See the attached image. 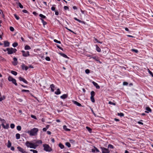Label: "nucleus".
Returning <instances> with one entry per match:
<instances>
[{
    "label": "nucleus",
    "mask_w": 153,
    "mask_h": 153,
    "mask_svg": "<svg viewBox=\"0 0 153 153\" xmlns=\"http://www.w3.org/2000/svg\"><path fill=\"white\" fill-rule=\"evenodd\" d=\"M18 45V44L17 42H15L13 44L12 46L14 47H17Z\"/></svg>",
    "instance_id": "obj_29"
},
{
    "label": "nucleus",
    "mask_w": 153,
    "mask_h": 153,
    "mask_svg": "<svg viewBox=\"0 0 153 153\" xmlns=\"http://www.w3.org/2000/svg\"><path fill=\"white\" fill-rule=\"evenodd\" d=\"M19 79L20 81H22L23 82L27 84L28 83V82L24 78H23L21 77H19Z\"/></svg>",
    "instance_id": "obj_10"
},
{
    "label": "nucleus",
    "mask_w": 153,
    "mask_h": 153,
    "mask_svg": "<svg viewBox=\"0 0 153 153\" xmlns=\"http://www.w3.org/2000/svg\"><path fill=\"white\" fill-rule=\"evenodd\" d=\"M11 82H12V83L14 84L15 85L17 86V84L16 82V80L14 79Z\"/></svg>",
    "instance_id": "obj_21"
},
{
    "label": "nucleus",
    "mask_w": 153,
    "mask_h": 153,
    "mask_svg": "<svg viewBox=\"0 0 153 153\" xmlns=\"http://www.w3.org/2000/svg\"><path fill=\"white\" fill-rule=\"evenodd\" d=\"M100 149H101L102 153H110V152L108 149L103 147H101Z\"/></svg>",
    "instance_id": "obj_5"
},
{
    "label": "nucleus",
    "mask_w": 153,
    "mask_h": 153,
    "mask_svg": "<svg viewBox=\"0 0 153 153\" xmlns=\"http://www.w3.org/2000/svg\"><path fill=\"white\" fill-rule=\"evenodd\" d=\"M13 59V62H12L13 64L15 66L18 63L17 59L16 57H14Z\"/></svg>",
    "instance_id": "obj_8"
},
{
    "label": "nucleus",
    "mask_w": 153,
    "mask_h": 153,
    "mask_svg": "<svg viewBox=\"0 0 153 153\" xmlns=\"http://www.w3.org/2000/svg\"><path fill=\"white\" fill-rule=\"evenodd\" d=\"M10 30L11 31H13L14 30V28L11 26L10 27Z\"/></svg>",
    "instance_id": "obj_42"
},
{
    "label": "nucleus",
    "mask_w": 153,
    "mask_h": 153,
    "mask_svg": "<svg viewBox=\"0 0 153 153\" xmlns=\"http://www.w3.org/2000/svg\"><path fill=\"white\" fill-rule=\"evenodd\" d=\"M55 14L56 16L59 15V12L57 10H55Z\"/></svg>",
    "instance_id": "obj_59"
},
{
    "label": "nucleus",
    "mask_w": 153,
    "mask_h": 153,
    "mask_svg": "<svg viewBox=\"0 0 153 153\" xmlns=\"http://www.w3.org/2000/svg\"><path fill=\"white\" fill-rule=\"evenodd\" d=\"M33 142L35 143V144L38 145L39 144H42V141L41 140H34Z\"/></svg>",
    "instance_id": "obj_7"
},
{
    "label": "nucleus",
    "mask_w": 153,
    "mask_h": 153,
    "mask_svg": "<svg viewBox=\"0 0 153 153\" xmlns=\"http://www.w3.org/2000/svg\"><path fill=\"white\" fill-rule=\"evenodd\" d=\"M108 148H110L111 149H114V147L112 145L110 144H109L108 145Z\"/></svg>",
    "instance_id": "obj_35"
},
{
    "label": "nucleus",
    "mask_w": 153,
    "mask_h": 153,
    "mask_svg": "<svg viewBox=\"0 0 153 153\" xmlns=\"http://www.w3.org/2000/svg\"><path fill=\"white\" fill-rule=\"evenodd\" d=\"M73 102L74 104L78 106H82L81 104L76 101L73 100Z\"/></svg>",
    "instance_id": "obj_13"
},
{
    "label": "nucleus",
    "mask_w": 153,
    "mask_h": 153,
    "mask_svg": "<svg viewBox=\"0 0 153 153\" xmlns=\"http://www.w3.org/2000/svg\"><path fill=\"white\" fill-rule=\"evenodd\" d=\"M146 110L150 112H151L152 111L151 109L149 107H146Z\"/></svg>",
    "instance_id": "obj_33"
},
{
    "label": "nucleus",
    "mask_w": 153,
    "mask_h": 153,
    "mask_svg": "<svg viewBox=\"0 0 153 153\" xmlns=\"http://www.w3.org/2000/svg\"><path fill=\"white\" fill-rule=\"evenodd\" d=\"M65 28H66L67 30H68L69 31H70V32H72V33H74V32L73 31H72V30H71L70 29H68V28L67 27H65Z\"/></svg>",
    "instance_id": "obj_60"
},
{
    "label": "nucleus",
    "mask_w": 153,
    "mask_h": 153,
    "mask_svg": "<svg viewBox=\"0 0 153 153\" xmlns=\"http://www.w3.org/2000/svg\"><path fill=\"white\" fill-rule=\"evenodd\" d=\"M21 52L22 53V55L25 57H27L30 55L29 54V52L28 51H27L25 52L24 51H22Z\"/></svg>",
    "instance_id": "obj_6"
},
{
    "label": "nucleus",
    "mask_w": 153,
    "mask_h": 153,
    "mask_svg": "<svg viewBox=\"0 0 153 153\" xmlns=\"http://www.w3.org/2000/svg\"><path fill=\"white\" fill-rule=\"evenodd\" d=\"M59 54L62 56L66 58H69V57L65 54L62 53H59Z\"/></svg>",
    "instance_id": "obj_17"
},
{
    "label": "nucleus",
    "mask_w": 153,
    "mask_h": 153,
    "mask_svg": "<svg viewBox=\"0 0 153 153\" xmlns=\"http://www.w3.org/2000/svg\"><path fill=\"white\" fill-rule=\"evenodd\" d=\"M33 14L35 16H36L37 15V13L35 11L33 12Z\"/></svg>",
    "instance_id": "obj_62"
},
{
    "label": "nucleus",
    "mask_w": 153,
    "mask_h": 153,
    "mask_svg": "<svg viewBox=\"0 0 153 153\" xmlns=\"http://www.w3.org/2000/svg\"><path fill=\"white\" fill-rule=\"evenodd\" d=\"M39 16L41 17V18H42L43 19H45L46 18V16L42 14H40L39 15Z\"/></svg>",
    "instance_id": "obj_36"
},
{
    "label": "nucleus",
    "mask_w": 153,
    "mask_h": 153,
    "mask_svg": "<svg viewBox=\"0 0 153 153\" xmlns=\"http://www.w3.org/2000/svg\"><path fill=\"white\" fill-rule=\"evenodd\" d=\"M118 115L120 117H123L124 116V114L123 113H118Z\"/></svg>",
    "instance_id": "obj_40"
},
{
    "label": "nucleus",
    "mask_w": 153,
    "mask_h": 153,
    "mask_svg": "<svg viewBox=\"0 0 153 153\" xmlns=\"http://www.w3.org/2000/svg\"><path fill=\"white\" fill-rule=\"evenodd\" d=\"M92 83L96 87V88L99 89L100 88V86L98 85L97 83L94 81H93Z\"/></svg>",
    "instance_id": "obj_11"
},
{
    "label": "nucleus",
    "mask_w": 153,
    "mask_h": 153,
    "mask_svg": "<svg viewBox=\"0 0 153 153\" xmlns=\"http://www.w3.org/2000/svg\"><path fill=\"white\" fill-rule=\"evenodd\" d=\"M91 97H94L95 95V93L94 91H92L91 92Z\"/></svg>",
    "instance_id": "obj_27"
},
{
    "label": "nucleus",
    "mask_w": 153,
    "mask_h": 153,
    "mask_svg": "<svg viewBox=\"0 0 153 153\" xmlns=\"http://www.w3.org/2000/svg\"><path fill=\"white\" fill-rule=\"evenodd\" d=\"M59 146L61 149H63L64 148V146L61 143L59 144Z\"/></svg>",
    "instance_id": "obj_22"
},
{
    "label": "nucleus",
    "mask_w": 153,
    "mask_h": 153,
    "mask_svg": "<svg viewBox=\"0 0 153 153\" xmlns=\"http://www.w3.org/2000/svg\"><path fill=\"white\" fill-rule=\"evenodd\" d=\"M64 9L65 10H67L68 9V7L67 6H65L64 7Z\"/></svg>",
    "instance_id": "obj_57"
},
{
    "label": "nucleus",
    "mask_w": 153,
    "mask_h": 153,
    "mask_svg": "<svg viewBox=\"0 0 153 153\" xmlns=\"http://www.w3.org/2000/svg\"><path fill=\"white\" fill-rule=\"evenodd\" d=\"M148 72L149 73V74L152 76V77H153V74L152 73V72H151V71H150V70L148 69Z\"/></svg>",
    "instance_id": "obj_41"
},
{
    "label": "nucleus",
    "mask_w": 153,
    "mask_h": 153,
    "mask_svg": "<svg viewBox=\"0 0 153 153\" xmlns=\"http://www.w3.org/2000/svg\"><path fill=\"white\" fill-rule=\"evenodd\" d=\"M85 72L87 74H88L90 73V70L88 69H87L85 70Z\"/></svg>",
    "instance_id": "obj_47"
},
{
    "label": "nucleus",
    "mask_w": 153,
    "mask_h": 153,
    "mask_svg": "<svg viewBox=\"0 0 153 153\" xmlns=\"http://www.w3.org/2000/svg\"><path fill=\"white\" fill-rule=\"evenodd\" d=\"M5 98V97L4 96H3V97H0V101H1L2 100L4 99Z\"/></svg>",
    "instance_id": "obj_49"
},
{
    "label": "nucleus",
    "mask_w": 153,
    "mask_h": 153,
    "mask_svg": "<svg viewBox=\"0 0 153 153\" xmlns=\"http://www.w3.org/2000/svg\"><path fill=\"white\" fill-rule=\"evenodd\" d=\"M43 147L44 148V150L46 152H50L52 150L51 148L48 144H44L43 145Z\"/></svg>",
    "instance_id": "obj_4"
},
{
    "label": "nucleus",
    "mask_w": 153,
    "mask_h": 153,
    "mask_svg": "<svg viewBox=\"0 0 153 153\" xmlns=\"http://www.w3.org/2000/svg\"><path fill=\"white\" fill-rule=\"evenodd\" d=\"M96 46L97 51L98 52H100L101 51L100 48L97 45H96Z\"/></svg>",
    "instance_id": "obj_18"
},
{
    "label": "nucleus",
    "mask_w": 153,
    "mask_h": 153,
    "mask_svg": "<svg viewBox=\"0 0 153 153\" xmlns=\"http://www.w3.org/2000/svg\"><path fill=\"white\" fill-rule=\"evenodd\" d=\"M25 145L27 147H30V148L34 149H36V147L38 146V145L30 143L28 141H27L26 142Z\"/></svg>",
    "instance_id": "obj_2"
},
{
    "label": "nucleus",
    "mask_w": 153,
    "mask_h": 153,
    "mask_svg": "<svg viewBox=\"0 0 153 153\" xmlns=\"http://www.w3.org/2000/svg\"><path fill=\"white\" fill-rule=\"evenodd\" d=\"M39 131L38 128H33L30 131H25L26 133H27L29 134L30 136H35L37 134V132Z\"/></svg>",
    "instance_id": "obj_1"
},
{
    "label": "nucleus",
    "mask_w": 153,
    "mask_h": 153,
    "mask_svg": "<svg viewBox=\"0 0 153 153\" xmlns=\"http://www.w3.org/2000/svg\"><path fill=\"white\" fill-rule=\"evenodd\" d=\"M14 16L15 17V18L17 20H18L19 19V17L18 16H17V15L16 14H14Z\"/></svg>",
    "instance_id": "obj_31"
},
{
    "label": "nucleus",
    "mask_w": 153,
    "mask_h": 153,
    "mask_svg": "<svg viewBox=\"0 0 153 153\" xmlns=\"http://www.w3.org/2000/svg\"><path fill=\"white\" fill-rule=\"evenodd\" d=\"M54 42L56 43H57L59 44H61V42L60 41L57 40L56 39H55L54 40Z\"/></svg>",
    "instance_id": "obj_37"
},
{
    "label": "nucleus",
    "mask_w": 153,
    "mask_h": 153,
    "mask_svg": "<svg viewBox=\"0 0 153 153\" xmlns=\"http://www.w3.org/2000/svg\"><path fill=\"white\" fill-rule=\"evenodd\" d=\"M47 129L45 128H43L42 130L44 131H46Z\"/></svg>",
    "instance_id": "obj_64"
},
{
    "label": "nucleus",
    "mask_w": 153,
    "mask_h": 153,
    "mask_svg": "<svg viewBox=\"0 0 153 153\" xmlns=\"http://www.w3.org/2000/svg\"><path fill=\"white\" fill-rule=\"evenodd\" d=\"M63 129L66 131H70V129L68 128H67V126H66L65 125L64 126H63Z\"/></svg>",
    "instance_id": "obj_25"
},
{
    "label": "nucleus",
    "mask_w": 153,
    "mask_h": 153,
    "mask_svg": "<svg viewBox=\"0 0 153 153\" xmlns=\"http://www.w3.org/2000/svg\"><path fill=\"white\" fill-rule=\"evenodd\" d=\"M45 59L48 61H50L51 60L50 58L48 56L46 57L45 58Z\"/></svg>",
    "instance_id": "obj_48"
},
{
    "label": "nucleus",
    "mask_w": 153,
    "mask_h": 153,
    "mask_svg": "<svg viewBox=\"0 0 153 153\" xmlns=\"http://www.w3.org/2000/svg\"><path fill=\"white\" fill-rule=\"evenodd\" d=\"M5 60V59L4 58L0 56V61H4Z\"/></svg>",
    "instance_id": "obj_43"
},
{
    "label": "nucleus",
    "mask_w": 153,
    "mask_h": 153,
    "mask_svg": "<svg viewBox=\"0 0 153 153\" xmlns=\"http://www.w3.org/2000/svg\"><path fill=\"white\" fill-rule=\"evenodd\" d=\"M22 92H29V91L28 90H25V89H23V90H22Z\"/></svg>",
    "instance_id": "obj_46"
},
{
    "label": "nucleus",
    "mask_w": 153,
    "mask_h": 153,
    "mask_svg": "<svg viewBox=\"0 0 153 153\" xmlns=\"http://www.w3.org/2000/svg\"><path fill=\"white\" fill-rule=\"evenodd\" d=\"M11 145V143L9 140H8L7 147L8 148H10Z\"/></svg>",
    "instance_id": "obj_23"
},
{
    "label": "nucleus",
    "mask_w": 153,
    "mask_h": 153,
    "mask_svg": "<svg viewBox=\"0 0 153 153\" xmlns=\"http://www.w3.org/2000/svg\"><path fill=\"white\" fill-rule=\"evenodd\" d=\"M51 10H52V11H55V7H52L51 8Z\"/></svg>",
    "instance_id": "obj_58"
},
{
    "label": "nucleus",
    "mask_w": 153,
    "mask_h": 153,
    "mask_svg": "<svg viewBox=\"0 0 153 153\" xmlns=\"http://www.w3.org/2000/svg\"><path fill=\"white\" fill-rule=\"evenodd\" d=\"M56 46L58 48H59V49H60V50H62L63 51V48H61V47H60L58 45H56Z\"/></svg>",
    "instance_id": "obj_53"
},
{
    "label": "nucleus",
    "mask_w": 153,
    "mask_h": 153,
    "mask_svg": "<svg viewBox=\"0 0 153 153\" xmlns=\"http://www.w3.org/2000/svg\"><path fill=\"white\" fill-rule=\"evenodd\" d=\"M18 5L21 8H23V6L20 2L18 3Z\"/></svg>",
    "instance_id": "obj_38"
},
{
    "label": "nucleus",
    "mask_w": 153,
    "mask_h": 153,
    "mask_svg": "<svg viewBox=\"0 0 153 153\" xmlns=\"http://www.w3.org/2000/svg\"><path fill=\"white\" fill-rule=\"evenodd\" d=\"M6 50L7 51V53L8 54H11L13 53H15L17 51L16 49L13 48H8L6 49Z\"/></svg>",
    "instance_id": "obj_3"
},
{
    "label": "nucleus",
    "mask_w": 153,
    "mask_h": 153,
    "mask_svg": "<svg viewBox=\"0 0 153 153\" xmlns=\"http://www.w3.org/2000/svg\"><path fill=\"white\" fill-rule=\"evenodd\" d=\"M68 95L64 94L60 97V98L62 99H65L68 97Z\"/></svg>",
    "instance_id": "obj_15"
},
{
    "label": "nucleus",
    "mask_w": 153,
    "mask_h": 153,
    "mask_svg": "<svg viewBox=\"0 0 153 153\" xmlns=\"http://www.w3.org/2000/svg\"><path fill=\"white\" fill-rule=\"evenodd\" d=\"M1 126H2L3 128L4 129H8V128H9V125L8 124H6V125L5 126L4 124V123H2L1 124Z\"/></svg>",
    "instance_id": "obj_12"
},
{
    "label": "nucleus",
    "mask_w": 153,
    "mask_h": 153,
    "mask_svg": "<svg viewBox=\"0 0 153 153\" xmlns=\"http://www.w3.org/2000/svg\"><path fill=\"white\" fill-rule=\"evenodd\" d=\"M86 128L87 129L88 131H89L90 132H91L92 129L90 127L88 126H86Z\"/></svg>",
    "instance_id": "obj_34"
},
{
    "label": "nucleus",
    "mask_w": 153,
    "mask_h": 153,
    "mask_svg": "<svg viewBox=\"0 0 153 153\" xmlns=\"http://www.w3.org/2000/svg\"><path fill=\"white\" fill-rule=\"evenodd\" d=\"M25 50H29L31 48L29 45H26L25 47Z\"/></svg>",
    "instance_id": "obj_20"
},
{
    "label": "nucleus",
    "mask_w": 153,
    "mask_h": 153,
    "mask_svg": "<svg viewBox=\"0 0 153 153\" xmlns=\"http://www.w3.org/2000/svg\"><path fill=\"white\" fill-rule=\"evenodd\" d=\"M95 41H97V42L98 43H100V44H102V42H101L100 41H99V40H97V39L96 38H95Z\"/></svg>",
    "instance_id": "obj_52"
},
{
    "label": "nucleus",
    "mask_w": 153,
    "mask_h": 153,
    "mask_svg": "<svg viewBox=\"0 0 153 153\" xmlns=\"http://www.w3.org/2000/svg\"><path fill=\"white\" fill-rule=\"evenodd\" d=\"M11 73L13 75L16 76L17 75V73L16 72L13 71H11Z\"/></svg>",
    "instance_id": "obj_26"
},
{
    "label": "nucleus",
    "mask_w": 153,
    "mask_h": 153,
    "mask_svg": "<svg viewBox=\"0 0 153 153\" xmlns=\"http://www.w3.org/2000/svg\"><path fill=\"white\" fill-rule=\"evenodd\" d=\"M17 129L18 131H20L21 129V127L20 126H18L17 127Z\"/></svg>",
    "instance_id": "obj_39"
},
{
    "label": "nucleus",
    "mask_w": 153,
    "mask_h": 153,
    "mask_svg": "<svg viewBox=\"0 0 153 153\" xmlns=\"http://www.w3.org/2000/svg\"><path fill=\"white\" fill-rule=\"evenodd\" d=\"M108 104L110 105H116V104L115 103H113L111 101H109L108 102Z\"/></svg>",
    "instance_id": "obj_45"
},
{
    "label": "nucleus",
    "mask_w": 153,
    "mask_h": 153,
    "mask_svg": "<svg viewBox=\"0 0 153 153\" xmlns=\"http://www.w3.org/2000/svg\"><path fill=\"white\" fill-rule=\"evenodd\" d=\"M14 79L11 76H9L8 77V80L10 82H11L12 80Z\"/></svg>",
    "instance_id": "obj_28"
},
{
    "label": "nucleus",
    "mask_w": 153,
    "mask_h": 153,
    "mask_svg": "<svg viewBox=\"0 0 153 153\" xmlns=\"http://www.w3.org/2000/svg\"><path fill=\"white\" fill-rule=\"evenodd\" d=\"M90 99H91V102H95V101L94 99V97H91Z\"/></svg>",
    "instance_id": "obj_32"
},
{
    "label": "nucleus",
    "mask_w": 153,
    "mask_h": 153,
    "mask_svg": "<svg viewBox=\"0 0 153 153\" xmlns=\"http://www.w3.org/2000/svg\"><path fill=\"white\" fill-rule=\"evenodd\" d=\"M31 117L32 118H33L34 119H36V116H35V115H31Z\"/></svg>",
    "instance_id": "obj_50"
},
{
    "label": "nucleus",
    "mask_w": 153,
    "mask_h": 153,
    "mask_svg": "<svg viewBox=\"0 0 153 153\" xmlns=\"http://www.w3.org/2000/svg\"><path fill=\"white\" fill-rule=\"evenodd\" d=\"M128 84V83L127 82H124L123 83V85H127Z\"/></svg>",
    "instance_id": "obj_61"
},
{
    "label": "nucleus",
    "mask_w": 153,
    "mask_h": 153,
    "mask_svg": "<svg viewBox=\"0 0 153 153\" xmlns=\"http://www.w3.org/2000/svg\"><path fill=\"white\" fill-rule=\"evenodd\" d=\"M0 120L2 122V123H4L5 122V121L4 119H2L0 117Z\"/></svg>",
    "instance_id": "obj_55"
},
{
    "label": "nucleus",
    "mask_w": 153,
    "mask_h": 153,
    "mask_svg": "<svg viewBox=\"0 0 153 153\" xmlns=\"http://www.w3.org/2000/svg\"><path fill=\"white\" fill-rule=\"evenodd\" d=\"M50 88H51V90L52 92H53L54 91V90L53 88L55 87L54 85L53 84H52L50 85Z\"/></svg>",
    "instance_id": "obj_19"
},
{
    "label": "nucleus",
    "mask_w": 153,
    "mask_h": 153,
    "mask_svg": "<svg viewBox=\"0 0 153 153\" xmlns=\"http://www.w3.org/2000/svg\"><path fill=\"white\" fill-rule=\"evenodd\" d=\"M65 145L68 146V148H69L71 146L70 143L69 142H66L65 143Z\"/></svg>",
    "instance_id": "obj_30"
},
{
    "label": "nucleus",
    "mask_w": 153,
    "mask_h": 153,
    "mask_svg": "<svg viewBox=\"0 0 153 153\" xmlns=\"http://www.w3.org/2000/svg\"><path fill=\"white\" fill-rule=\"evenodd\" d=\"M55 94L57 95H59L61 94V92L59 88L57 89L56 91L55 92Z\"/></svg>",
    "instance_id": "obj_16"
},
{
    "label": "nucleus",
    "mask_w": 153,
    "mask_h": 153,
    "mask_svg": "<svg viewBox=\"0 0 153 153\" xmlns=\"http://www.w3.org/2000/svg\"><path fill=\"white\" fill-rule=\"evenodd\" d=\"M16 138L17 139H19L20 138V134L19 133H17L16 135Z\"/></svg>",
    "instance_id": "obj_24"
},
{
    "label": "nucleus",
    "mask_w": 153,
    "mask_h": 153,
    "mask_svg": "<svg viewBox=\"0 0 153 153\" xmlns=\"http://www.w3.org/2000/svg\"><path fill=\"white\" fill-rule=\"evenodd\" d=\"M4 46L5 47H9L10 45V43L8 42L7 41H4Z\"/></svg>",
    "instance_id": "obj_14"
},
{
    "label": "nucleus",
    "mask_w": 153,
    "mask_h": 153,
    "mask_svg": "<svg viewBox=\"0 0 153 153\" xmlns=\"http://www.w3.org/2000/svg\"><path fill=\"white\" fill-rule=\"evenodd\" d=\"M137 123L139 124H141V125H143V123L141 122H140V121H138L137 122Z\"/></svg>",
    "instance_id": "obj_63"
},
{
    "label": "nucleus",
    "mask_w": 153,
    "mask_h": 153,
    "mask_svg": "<svg viewBox=\"0 0 153 153\" xmlns=\"http://www.w3.org/2000/svg\"><path fill=\"white\" fill-rule=\"evenodd\" d=\"M94 148L95 149V150L96 151V152H99L100 151L99 150L95 147H94Z\"/></svg>",
    "instance_id": "obj_54"
},
{
    "label": "nucleus",
    "mask_w": 153,
    "mask_h": 153,
    "mask_svg": "<svg viewBox=\"0 0 153 153\" xmlns=\"http://www.w3.org/2000/svg\"><path fill=\"white\" fill-rule=\"evenodd\" d=\"M22 12H23L24 13H28V12L27 11V10H23Z\"/></svg>",
    "instance_id": "obj_56"
},
{
    "label": "nucleus",
    "mask_w": 153,
    "mask_h": 153,
    "mask_svg": "<svg viewBox=\"0 0 153 153\" xmlns=\"http://www.w3.org/2000/svg\"><path fill=\"white\" fill-rule=\"evenodd\" d=\"M15 127V125L14 124L12 123L10 124V127L12 128H13Z\"/></svg>",
    "instance_id": "obj_44"
},
{
    "label": "nucleus",
    "mask_w": 153,
    "mask_h": 153,
    "mask_svg": "<svg viewBox=\"0 0 153 153\" xmlns=\"http://www.w3.org/2000/svg\"><path fill=\"white\" fill-rule=\"evenodd\" d=\"M22 68V70H25L26 71L27 70L28 68L27 66H25L24 63H22L21 65Z\"/></svg>",
    "instance_id": "obj_9"
},
{
    "label": "nucleus",
    "mask_w": 153,
    "mask_h": 153,
    "mask_svg": "<svg viewBox=\"0 0 153 153\" xmlns=\"http://www.w3.org/2000/svg\"><path fill=\"white\" fill-rule=\"evenodd\" d=\"M131 51H132L136 53H137L138 52V51L136 49H132Z\"/></svg>",
    "instance_id": "obj_51"
}]
</instances>
